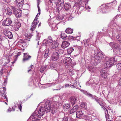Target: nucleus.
Instances as JSON below:
<instances>
[{
    "instance_id": "obj_43",
    "label": "nucleus",
    "mask_w": 121,
    "mask_h": 121,
    "mask_svg": "<svg viewBox=\"0 0 121 121\" xmlns=\"http://www.w3.org/2000/svg\"><path fill=\"white\" fill-rule=\"evenodd\" d=\"M22 102L20 101L19 102L18 105V107L21 111V109L22 107L21 106Z\"/></svg>"
},
{
    "instance_id": "obj_16",
    "label": "nucleus",
    "mask_w": 121,
    "mask_h": 121,
    "mask_svg": "<svg viewBox=\"0 0 121 121\" xmlns=\"http://www.w3.org/2000/svg\"><path fill=\"white\" fill-rule=\"evenodd\" d=\"M119 17V15H117L111 21V23L109 25H110V27L112 28L113 27H114L115 26L116 24L115 23V21H114L117 18Z\"/></svg>"
},
{
    "instance_id": "obj_36",
    "label": "nucleus",
    "mask_w": 121,
    "mask_h": 121,
    "mask_svg": "<svg viewBox=\"0 0 121 121\" xmlns=\"http://www.w3.org/2000/svg\"><path fill=\"white\" fill-rule=\"evenodd\" d=\"M73 49L72 47H70L67 50V53L70 54L73 51Z\"/></svg>"
},
{
    "instance_id": "obj_14",
    "label": "nucleus",
    "mask_w": 121,
    "mask_h": 121,
    "mask_svg": "<svg viewBox=\"0 0 121 121\" xmlns=\"http://www.w3.org/2000/svg\"><path fill=\"white\" fill-rule=\"evenodd\" d=\"M31 56L29 55L27 53H24L23 58V61L24 62L29 60L31 58Z\"/></svg>"
},
{
    "instance_id": "obj_21",
    "label": "nucleus",
    "mask_w": 121,
    "mask_h": 121,
    "mask_svg": "<svg viewBox=\"0 0 121 121\" xmlns=\"http://www.w3.org/2000/svg\"><path fill=\"white\" fill-rule=\"evenodd\" d=\"M64 7L65 10L67 11L70 8L71 5L69 3H65Z\"/></svg>"
},
{
    "instance_id": "obj_4",
    "label": "nucleus",
    "mask_w": 121,
    "mask_h": 121,
    "mask_svg": "<svg viewBox=\"0 0 121 121\" xmlns=\"http://www.w3.org/2000/svg\"><path fill=\"white\" fill-rule=\"evenodd\" d=\"M55 3L56 4V11L58 12L62 10L64 7V0H54Z\"/></svg>"
},
{
    "instance_id": "obj_58",
    "label": "nucleus",
    "mask_w": 121,
    "mask_h": 121,
    "mask_svg": "<svg viewBox=\"0 0 121 121\" xmlns=\"http://www.w3.org/2000/svg\"><path fill=\"white\" fill-rule=\"evenodd\" d=\"M119 84L120 86H121V78L119 80Z\"/></svg>"
},
{
    "instance_id": "obj_25",
    "label": "nucleus",
    "mask_w": 121,
    "mask_h": 121,
    "mask_svg": "<svg viewBox=\"0 0 121 121\" xmlns=\"http://www.w3.org/2000/svg\"><path fill=\"white\" fill-rule=\"evenodd\" d=\"M88 70L91 72H95L96 69V67L93 66H89L88 67Z\"/></svg>"
},
{
    "instance_id": "obj_26",
    "label": "nucleus",
    "mask_w": 121,
    "mask_h": 121,
    "mask_svg": "<svg viewBox=\"0 0 121 121\" xmlns=\"http://www.w3.org/2000/svg\"><path fill=\"white\" fill-rule=\"evenodd\" d=\"M82 118L85 120H87L86 121H90L92 119V117H91L87 115L83 116L82 117Z\"/></svg>"
},
{
    "instance_id": "obj_18",
    "label": "nucleus",
    "mask_w": 121,
    "mask_h": 121,
    "mask_svg": "<svg viewBox=\"0 0 121 121\" xmlns=\"http://www.w3.org/2000/svg\"><path fill=\"white\" fill-rule=\"evenodd\" d=\"M78 105H75L70 110L69 113L70 114H73L78 110Z\"/></svg>"
},
{
    "instance_id": "obj_29",
    "label": "nucleus",
    "mask_w": 121,
    "mask_h": 121,
    "mask_svg": "<svg viewBox=\"0 0 121 121\" xmlns=\"http://www.w3.org/2000/svg\"><path fill=\"white\" fill-rule=\"evenodd\" d=\"M105 6H106L105 4H102L100 6V9L102 11V12L103 13H105L106 12V11H105Z\"/></svg>"
},
{
    "instance_id": "obj_2",
    "label": "nucleus",
    "mask_w": 121,
    "mask_h": 121,
    "mask_svg": "<svg viewBox=\"0 0 121 121\" xmlns=\"http://www.w3.org/2000/svg\"><path fill=\"white\" fill-rule=\"evenodd\" d=\"M116 57H117L111 58L106 57L105 60L106 62L104 64V66L106 68H108L112 66L114 64L113 62H115L117 61V59H115Z\"/></svg>"
},
{
    "instance_id": "obj_13",
    "label": "nucleus",
    "mask_w": 121,
    "mask_h": 121,
    "mask_svg": "<svg viewBox=\"0 0 121 121\" xmlns=\"http://www.w3.org/2000/svg\"><path fill=\"white\" fill-rule=\"evenodd\" d=\"M51 44V48L52 49H53L58 47L59 44L58 41L57 40H54L52 42Z\"/></svg>"
},
{
    "instance_id": "obj_59",
    "label": "nucleus",
    "mask_w": 121,
    "mask_h": 121,
    "mask_svg": "<svg viewBox=\"0 0 121 121\" xmlns=\"http://www.w3.org/2000/svg\"><path fill=\"white\" fill-rule=\"evenodd\" d=\"M1 88H3V91H4V92H6V89L5 87H1Z\"/></svg>"
},
{
    "instance_id": "obj_48",
    "label": "nucleus",
    "mask_w": 121,
    "mask_h": 121,
    "mask_svg": "<svg viewBox=\"0 0 121 121\" xmlns=\"http://www.w3.org/2000/svg\"><path fill=\"white\" fill-rule=\"evenodd\" d=\"M94 96L95 95H93L89 93L88 94L87 96H88L89 97L91 98L92 99Z\"/></svg>"
},
{
    "instance_id": "obj_5",
    "label": "nucleus",
    "mask_w": 121,
    "mask_h": 121,
    "mask_svg": "<svg viewBox=\"0 0 121 121\" xmlns=\"http://www.w3.org/2000/svg\"><path fill=\"white\" fill-rule=\"evenodd\" d=\"M27 35H25L26 38L23 40L22 42V46L23 47H27V43L30 41V37L33 34V33H27Z\"/></svg>"
},
{
    "instance_id": "obj_10",
    "label": "nucleus",
    "mask_w": 121,
    "mask_h": 121,
    "mask_svg": "<svg viewBox=\"0 0 121 121\" xmlns=\"http://www.w3.org/2000/svg\"><path fill=\"white\" fill-rule=\"evenodd\" d=\"M37 111H35L31 116L30 118L35 120H39L41 118V116L39 115L38 113L36 112Z\"/></svg>"
},
{
    "instance_id": "obj_33",
    "label": "nucleus",
    "mask_w": 121,
    "mask_h": 121,
    "mask_svg": "<svg viewBox=\"0 0 121 121\" xmlns=\"http://www.w3.org/2000/svg\"><path fill=\"white\" fill-rule=\"evenodd\" d=\"M63 107L64 109V110L66 109H68L70 108V105L69 103L64 104V105Z\"/></svg>"
},
{
    "instance_id": "obj_17",
    "label": "nucleus",
    "mask_w": 121,
    "mask_h": 121,
    "mask_svg": "<svg viewBox=\"0 0 121 121\" xmlns=\"http://www.w3.org/2000/svg\"><path fill=\"white\" fill-rule=\"evenodd\" d=\"M21 25L20 22H17L15 23L14 25H13V26L15 30H18L19 28L21 26Z\"/></svg>"
},
{
    "instance_id": "obj_20",
    "label": "nucleus",
    "mask_w": 121,
    "mask_h": 121,
    "mask_svg": "<svg viewBox=\"0 0 121 121\" xmlns=\"http://www.w3.org/2000/svg\"><path fill=\"white\" fill-rule=\"evenodd\" d=\"M4 35L8 37L9 39H11L13 37V35L11 32L9 30L4 32Z\"/></svg>"
},
{
    "instance_id": "obj_55",
    "label": "nucleus",
    "mask_w": 121,
    "mask_h": 121,
    "mask_svg": "<svg viewBox=\"0 0 121 121\" xmlns=\"http://www.w3.org/2000/svg\"><path fill=\"white\" fill-rule=\"evenodd\" d=\"M105 117L106 120L108 119H109V115L108 114H106V112L105 113Z\"/></svg>"
},
{
    "instance_id": "obj_15",
    "label": "nucleus",
    "mask_w": 121,
    "mask_h": 121,
    "mask_svg": "<svg viewBox=\"0 0 121 121\" xmlns=\"http://www.w3.org/2000/svg\"><path fill=\"white\" fill-rule=\"evenodd\" d=\"M24 0H16L15 3L19 8H21L23 6Z\"/></svg>"
},
{
    "instance_id": "obj_28",
    "label": "nucleus",
    "mask_w": 121,
    "mask_h": 121,
    "mask_svg": "<svg viewBox=\"0 0 121 121\" xmlns=\"http://www.w3.org/2000/svg\"><path fill=\"white\" fill-rule=\"evenodd\" d=\"M73 29L68 27L66 29L65 32L67 34H72L73 33Z\"/></svg>"
},
{
    "instance_id": "obj_8",
    "label": "nucleus",
    "mask_w": 121,
    "mask_h": 121,
    "mask_svg": "<svg viewBox=\"0 0 121 121\" xmlns=\"http://www.w3.org/2000/svg\"><path fill=\"white\" fill-rule=\"evenodd\" d=\"M96 60L98 63H99L105 59V57L102 53L100 52L97 54L96 56H94Z\"/></svg>"
},
{
    "instance_id": "obj_9",
    "label": "nucleus",
    "mask_w": 121,
    "mask_h": 121,
    "mask_svg": "<svg viewBox=\"0 0 121 121\" xmlns=\"http://www.w3.org/2000/svg\"><path fill=\"white\" fill-rule=\"evenodd\" d=\"M39 22V21L37 20V19L35 18L33 22L31 25V27L30 29V30L32 31V33H33L34 30L36 28L37 24Z\"/></svg>"
},
{
    "instance_id": "obj_52",
    "label": "nucleus",
    "mask_w": 121,
    "mask_h": 121,
    "mask_svg": "<svg viewBox=\"0 0 121 121\" xmlns=\"http://www.w3.org/2000/svg\"><path fill=\"white\" fill-rule=\"evenodd\" d=\"M112 5V3H110L108 4H107L106 5H105L106 6H107L108 8L111 7L112 6L110 5Z\"/></svg>"
},
{
    "instance_id": "obj_6",
    "label": "nucleus",
    "mask_w": 121,
    "mask_h": 121,
    "mask_svg": "<svg viewBox=\"0 0 121 121\" xmlns=\"http://www.w3.org/2000/svg\"><path fill=\"white\" fill-rule=\"evenodd\" d=\"M60 52H61V53H63V51L60 49L58 50L57 51H55L53 53L51 57L52 60L55 61L58 60L59 57V53Z\"/></svg>"
},
{
    "instance_id": "obj_41",
    "label": "nucleus",
    "mask_w": 121,
    "mask_h": 121,
    "mask_svg": "<svg viewBox=\"0 0 121 121\" xmlns=\"http://www.w3.org/2000/svg\"><path fill=\"white\" fill-rule=\"evenodd\" d=\"M89 39H88L87 40H86V41H85L84 43V44L85 47H86L88 46L90 43L89 42Z\"/></svg>"
},
{
    "instance_id": "obj_45",
    "label": "nucleus",
    "mask_w": 121,
    "mask_h": 121,
    "mask_svg": "<svg viewBox=\"0 0 121 121\" xmlns=\"http://www.w3.org/2000/svg\"><path fill=\"white\" fill-rule=\"evenodd\" d=\"M40 37V35L38 33L37 35L36 38V40L37 41H38L39 40Z\"/></svg>"
},
{
    "instance_id": "obj_39",
    "label": "nucleus",
    "mask_w": 121,
    "mask_h": 121,
    "mask_svg": "<svg viewBox=\"0 0 121 121\" xmlns=\"http://www.w3.org/2000/svg\"><path fill=\"white\" fill-rule=\"evenodd\" d=\"M117 41L121 45V36L120 35H118L117 36Z\"/></svg>"
},
{
    "instance_id": "obj_54",
    "label": "nucleus",
    "mask_w": 121,
    "mask_h": 121,
    "mask_svg": "<svg viewBox=\"0 0 121 121\" xmlns=\"http://www.w3.org/2000/svg\"><path fill=\"white\" fill-rule=\"evenodd\" d=\"M117 2L116 1H114L112 2V5L113 6L117 4Z\"/></svg>"
},
{
    "instance_id": "obj_37",
    "label": "nucleus",
    "mask_w": 121,
    "mask_h": 121,
    "mask_svg": "<svg viewBox=\"0 0 121 121\" xmlns=\"http://www.w3.org/2000/svg\"><path fill=\"white\" fill-rule=\"evenodd\" d=\"M49 52V49H47L45 51L44 55V58H47L48 57V53Z\"/></svg>"
},
{
    "instance_id": "obj_22",
    "label": "nucleus",
    "mask_w": 121,
    "mask_h": 121,
    "mask_svg": "<svg viewBox=\"0 0 121 121\" xmlns=\"http://www.w3.org/2000/svg\"><path fill=\"white\" fill-rule=\"evenodd\" d=\"M76 98L74 96H71L70 98V101L72 105H74L76 101Z\"/></svg>"
},
{
    "instance_id": "obj_51",
    "label": "nucleus",
    "mask_w": 121,
    "mask_h": 121,
    "mask_svg": "<svg viewBox=\"0 0 121 121\" xmlns=\"http://www.w3.org/2000/svg\"><path fill=\"white\" fill-rule=\"evenodd\" d=\"M1 95L2 96H3V97H4L5 99L7 100V96L6 95L5 92H4L2 93Z\"/></svg>"
},
{
    "instance_id": "obj_7",
    "label": "nucleus",
    "mask_w": 121,
    "mask_h": 121,
    "mask_svg": "<svg viewBox=\"0 0 121 121\" xmlns=\"http://www.w3.org/2000/svg\"><path fill=\"white\" fill-rule=\"evenodd\" d=\"M61 62L63 63L65 65H70L72 63L71 59L69 57H66L61 60Z\"/></svg>"
},
{
    "instance_id": "obj_64",
    "label": "nucleus",
    "mask_w": 121,
    "mask_h": 121,
    "mask_svg": "<svg viewBox=\"0 0 121 121\" xmlns=\"http://www.w3.org/2000/svg\"><path fill=\"white\" fill-rule=\"evenodd\" d=\"M101 103L102 104V105L101 106L102 107V108H105V107L103 106V104Z\"/></svg>"
},
{
    "instance_id": "obj_3",
    "label": "nucleus",
    "mask_w": 121,
    "mask_h": 121,
    "mask_svg": "<svg viewBox=\"0 0 121 121\" xmlns=\"http://www.w3.org/2000/svg\"><path fill=\"white\" fill-rule=\"evenodd\" d=\"M111 47L113 49L114 52L117 54L121 53V48L117 43L114 42H111L109 43Z\"/></svg>"
},
{
    "instance_id": "obj_63",
    "label": "nucleus",
    "mask_w": 121,
    "mask_h": 121,
    "mask_svg": "<svg viewBox=\"0 0 121 121\" xmlns=\"http://www.w3.org/2000/svg\"><path fill=\"white\" fill-rule=\"evenodd\" d=\"M8 112H10L12 110V109H11V108H9L8 109Z\"/></svg>"
},
{
    "instance_id": "obj_46",
    "label": "nucleus",
    "mask_w": 121,
    "mask_h": 121,
    "mask_svg": "<svg viewBox=\"0 0 121 121\" xmlns=\"http://www.w3.org/2000/svg\"><path fill=\"white\" fill-rule=\"evenodd\" d=\"M34 67V66L33 65H31L30 67H29L28 68L29 70L28 71V72L29 73L30 71H31V69L33 68Z\"/></svg>"
},
{
    "instance_id": "obj_11",
    "label": "nucleus",
    "mask_w": 121,
    "mask_h": 121,
    "mask_svg": "<svg viewBox=\"0 0 121 121\" xmlns=\"http://www.w3.org/2000/svg\"><path fill=\"white\" fill-rule=\"evenodd\" d=\"M108 71L107 69V68H105L102 70L101 76L102 77L105 78L108 74Z\"/></svg>"
},
{
    "instance_id": "obj_34",
    "label": "nucleus",
    "mask_w": 121,
    "mask_h": 121,
    "mask_svg": "<svg viewBox=\"0 0 121 121\" xmlns=\"http://www.w3.org/2000/svg\"><path fill=\"white\" fill-rule=\"evenodd\" d=\"M47 66L48 65H47L41 66L40 70V72L41 73H43L45 69L47 68Z\"/></svg>"
},
{
    "instance_id": "obj_12",
    "label": "nucleus",
    "mask_w": 121,
    "mask_h": 121,
    "mask_svg": "<svg viewBox=\"0 0 121 121\" xmlns=\"http://www.w3.org/2000/svg\"><path fill=\"white\" fill-rule=\"evenodd\" d=\"M12 23V21L9 18H7L3 21L2 25L4 26L10 25Z\"/></svg>"
},
{
    "instance_id": "obj_24",
    "label": "nucleus",
    "mask_w": 121,
    "mask_h": 121,
    "mask_svg": "<svg viewBox=\"0 0 121 121\" xmlns=\"http://www.w3.org/2000/svg\"><path fill=\"white\" fill-rule=\"evenodd\" d=\"M83 115V113L82 112V111H78L76 112V117L77 118L82 117Z\"/></svg>"
},
{
    "instance_id": "obj_47",
    "label": "nucleus",
    "mask_w": 121,
    "mask_h": 121,
    "mask_svg": "<svg viewBox=\"0 0 121 121\" xmlns=\"http://www.w3.org/2000/svg\"><path fill=\"white\" fill-rule=\"evenodd\" d=\"M56 112V108H52L51 110V112L53 114L55 113Z\"/></svg>"
},
{
    "instance_id": "obj_57",
    "label": "nucleus",
    "mask_w": 121,
    "mask_h": 121,
    "mask_svg": "<svg viewBox=\"0 0 121 121\" xmlns=\"http://www.w3.org/2000/svg\"><path fill=\"white\" fill-rule=\"evenodd\" d=\"M38 9V12H39V13H38L37 14V16L38 15V14H40V8H39Z\"/></svg>"
},
{
    "instance_id": "obj_53",
    "label": "nucleus",
    "mask_w": 121,
    "mask_h": 121,
    "mask_svg": "<svg viewBox=\"0 0 121 121\" xmlns=\"http://www.w3.org/2000/svg\"><path fill=\"white\" fill-rule=\"evenodd\" d=\"M94 31H92L90 33L89 35V36L91 37H92L93 36L94 34Z\"/></svg>"
},
{
    "instance_id": "obj_23",
    "label": "nucleus",
    "mask_w": 121,
    "mask_h": 121,
    "mask_svg": "<svg viewBox=\"0 0 121 121\" xmlns=\"http://www.w3.org/2000/svg\"><path fill=\"white\" fill-rule=\"evenodd\" d=\"M14 15L17 18H20L22 16V11L21 10H18L16 12Z\"/></svg>"
},
{
    "instance_id": "obj_1",
    "label": "nucleus",
    "mask_w": 121,
    "mask_h": 121,
    "mask_svg": "<svg viewBox=\"0 0 121 121\" xmlns=\"http://www.w3.org/2000/svg\"><path fill=\"white\" fill-rule=\"evenodd\" d=\"M51 102L49 100H47L46 102L44 107H41L38 111V114L40 115L43 116L46 112H49L51 110Z\"/></svg>"
},
{
    "instance_id": "obj_61",
    "label": "nucleus",
    "mask_w": 121,
    "mask_h": 121,
    "mask_svg": "<svg viewBox=\"0 0 121 121\" xmlns=\"http://www.w3.org/2000/svg\"><path fill=\"white\" fill-rule=\"evenodd\" d=\"M84 93L87 96V95L89 93H88L87 91H84Z\"/></svg>"
},
{
    "instance_id": "obj_62",
    "label": "nucleus",
    "mask_w": 121,
    "mask_h": 121,
    "mask_svg": "<svg viewBox=\"0 0 121 121\" xmlns=\"http://www.w3.org/2000/svg\"><path fill=\"white\" fill-rule=\"evenodd\" d=\"M69 84H66L65 85V87H69Z\"/></svg>"
},
{
    "instance_id": "obj_44",
    "label": "nucleus",
    "mask_w": 121,
    "mask_h": 121,
    "mask_svg": "<svg viewBox=\"0 0 121 121\" xmlns=\"http://www.w3.org/2000/svg\"><path fill=\"white\" fill-rule=\"evenodd\" d=\"M82 106L85 108H87V104L85 103H83L82 104Z\"/></svg>"
},
{
    "instance_id": "obj_49",
    "label": "nucleus",
    "mask_w": 121,
    "mask_h": 121,
    "mask_svg": "<svg viewBox=\"0 0 121 121\" xmlns=\"http://www.w3.org/2000/svg\"><path fill=\"white\" fill-rule=\"evenodd\" d=\"M68 118L66 117H64L62 121H68Z\"/></svg>"
},
{
    "instance_id": "obj_32",
    "label": "nucleus",
    "mask_w": 121,
    "mask_h": 121,
    "mask_svg": "<svg viewBox=\"0 0 121 121\" xmlns=\"http://www.w3.org/2000/svg\"><path fill=\"white\" fill-rule=\"evenodd\" d=\"M43 43L42 44V46L45 47V48L47 47V45L49 43V42L48 41V40L47 39H44L43 41Z\"/></svg>"
},
{
    "instance_id": "obj_42",
    "label": "nucleus",
    "mask_w": 121,
    "mask_h": 121,
    "mask_svg": "<svg viewBox=\"0 0 121 121\" xmlns=\"http://www.w3.org/2000/svg\"><path fill=\"white\" fill-rule=\"evenodd\" d=\"M11 7L12 9L13 10V14H14L18 11H17V9H16L15 7L12 6Z\"/></svg>"
},
{
    "instance_id": "obj_60",
    "label": "nucleus",
    "mask_w": 121,
    "mask_h": 121,
    "mask_svg": "<svg viewBox=\"0 0 121 121\" xmlns=\"http://www.w3.org/2000/svg\"><path fill=\"white\" fill-rule=\"evenodd\" d=\"M21 53V52H18L17 54L15 56L17 57L18 56L20 55Z\"/></svg>"
},
{
    "instance_id": "obj_31",
    "label": "nucleus",
    "mask_w": 121,
    "mask_h": 121,
    "mask_svg": "<svg viewBox=\"0 0 121 121\" xmlns=\"http://www.w3.org/2000/svg\"><path fill=\"white\" fill-rule=\"evenodd\" d=\"M92 99H94L97 102L100 106L102 105V104L100 102V101L99 100V98L98 97L94 96Z\"/></svg>"
},
{
    "instance_id": "obj_27",
    "label": "nucleus",
    "mask_w": 121,
    "mask_h": 121,
    "mask_svg": "<svg viewBox=\"0 0 121 121\" xmlns=\"http://www.w3.org/2000/svg\"><path fill=\"white\" fill-rule=\"evenodd\" d=\"M6 14L7 15L10 16L12 14V11L11 9L9 8H7L6 10Z\"/></svg>"
},
{
    "instance_id": "obj_30",
    "label": "nucleus",
    "mask_w": 121,
    "mask_h": 121,
    "mask_svg": "<svg viewBox=\"0 0 121 121\" xmlns=\"http://www.w3.org/2000/svg\"><path fill=\"white\" fill-rule=\"evenodd\" d=\"M100 51L97 48H96L94 50H93L92 52V55H94V56H95L96 55H97V54Z\"/></svg>"
},
{
    "instance_id": "obj_56",
    "label": "nucleus",
    "mask_w": 121,
    "mask_h": 121,
    "mask_svg": "<svg viewBox=\"0 0 121 121\" xmlns=\"http://www.w3.org/2000/svg\"><path fill=\"white\" fill-rule=\"evenodd\" d=\"M70 36V38L71 39H72L74 40L76 39V38L75 37H74L73 36Z\"/></svg>"
},
{
    "instance_id": "obj_35",
    "label": "nucleus",
    "mask_w": 121,
    "mask_h": 121,
    "mask_svg": "<svg viewBox=\"0 0 121 121\" xmlns=\"http://www.w3.org/2000/svg\"><path fill=\"white\" fill-rule=\"evenodd\" d=\"M61 38L63 40H66L67 39V37L66 34L64 33H61Z\"/></svg>"
},
{
    "instance_id": "obj_19",
    "label": "nucleus",
    "mask_w": 121,
    "mask_h": 121,
    "mask_svg": "<svg viewBox=\"0 0 121 121\" xmlns=\"http://www.w3.org/2000/svg\"><path fill=\"white\" fill-rule=\"evenodd\" d=\"M70 45V43L68 41H64L62 42L61 47L63 48H65L68 47Z\"/></svg>"
},
{
    "instance_id": "obj_50",
    "label": "nucleus",
    "mask_w": 121,
    "mask_h": 121,
    "mask_svg": "<svg viewBox=\"0 0 121 121\" xmlns=\"http://www.w3.org/2000/svg\"><path fill=\"white\" fill-rule=\"evenodd\" d=\"M55 67L54 65L53 64L51 65L50 67H49V68L51 69H53L55 68Z\"/></svg>"
},
{
    "instance_id": "obj_38",
    "label": "nucleus",
    "mask_w": 121,
    "mask_h": 121,
    "mask_svg": "<svg viewBox=\"0 0 121 121\" xmlns=\"http://www.w3.org/2000/svg\"><path fill=\"white\" fill-rule=\"evenodd\" d=\"M117 68L119 72L121 71V63H119L117 65Z\"/></svg>"
},
{
    "instance_id": "obj_40",
    "label": "nucleus",
    "mask_w": 121,
    "mask_h": 121,
    "mask_svg": "<svg viewBox=\"0 0 121 121\" xmlns=\"http://www.w3.org/2000/svg\"><path fill=\"white\" fill-rule=\"evenodd\" d=\"M47 40H48V41L49 43H52L53 41L52 39V37L51 36H49L48 37V39Z\"/></svg>"
}]
</instances>
